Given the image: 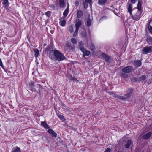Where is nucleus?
<instances>
[{
  "mask_svg": "<svg viewBox=\"0 0 152 152\" xmlns=\"http://www.w3.org/2000/svg\"><path fill=\"white\" fill-rule=\"evenodd\" d=\"M45 51L47 55L52 60L61 61L67 59L63 53L58 50H53L51 47L48 46L45 49Z\"/></svg>",
  "mask_w": 152,
  "mask_h": 152,
  "instance_id": "nucleus-1",
  "label": "nucleus"
},
{
  "mask_svg": "<svg viewBox=\"0 0 152 152\" xmlns=\"http://www.w3.org/2000/svg\"><path fill=\"white\" fill-rule=\"evenodd\" d=\"M133 91V89L132 88H129L126 91V94L124 95L123 96H118L117 97L122 100H127L131 97Z\"/></svg>",
  "mask_w": 152,
  "mask_h": 152,
  "instance_id": "nucleus-2",
  "label": "nucleus"
},
{
  "mask_svg": "<svg viewBox=\"0 0 152 152\" xmlns=\"http://www.w3.org/2000/svg\"><path fill=\"white\" fill-rule=\"evenodd\" d=\"M133 70V67L131 66H127L124 68H123L121 69V71L124 73H121V76L124 77H127L128 76L126 75L125 74H128L130 73Z\"/></svg>",
  "mask_w": 152,
  "mask_h": 152,
  "instance_id": "nucleus-3",
  "label": "nucleus"
},
{
  "mask_svg": "<svg viewBox=\"0 0 152 152\" xmlns=\"http://www.w3.org/2000/svg\"><path fill=\"white\" fill-rule=\"evenodd\" d=\"M29 86H30L31 88V90L32 91L37 92L38 93L39 95L41 94V89L43 88L42 86L40 85L39 84H37L36 86L39 88L38 91H37L36 89L34 88V82H31L29 83Z\"/></svg>",
  "mask_w": 152,
  "mask_h": 152,
  "instance_id": "nucleus-4",
  "label": "nucleus"
},
{
  "mask_svg": "<svg viewBox=\"0 0 152 152\" xmlns=\"http://www.w3.org/2000/svg\"><path fill=\"white\" fill-rule=\"evenodd\" d=\"M142 13L141 12H139L138 10H136L135 11V13L134 15L132 13L130 15L132 19L134 20L138 21L141 17V14Z\"/></svg>",
  "mask_w": 152,
  "mask_h": 152,
  "instance_id": "nucleus-5",
  "label": "nucleus"
},
{
  "mask_svg": "<svg viewBox=\"0 0 152 152\" xmlns=\"http://www.w3.org/2000/svg\"><path fill=\"white\" fill-rule=\"evenodd\" d=\"M143 54H147L152 52V46H146L143 48Z\"/></svg>",
  "mask_w": 152,
  "mask_h": 152,
  "instance_id": "nucleus-6",
  "label": "nucleus"
},
{
  "mask_svg": "<svg viewBox=\"0 0 152 152\" xmlns=\"http://www.w3.org/2000/svg\"><path fill=\"white\" fill-rule=\"evenodd\" d=\"M152 134V132H149L146 134H144L142 137V138L143 139L147 140L150 137Z\"/></svg>",
  "mask_w": 152,
  "mask_h": 152,
  "instance_id": "nucleus-7",
  "label": "nucleus"
},
{
  "mask_svg": "<svg viewBox=\"0 0 152 152\" xmlns=\"http://www.w3.org/2000/svg\"><path fill=\"white\" fill-rule=\"evenodd\" d=\"M48 132L55 137H57V134L52 129H50V128L48 130Z\"/></svg>",
  "mask_w": 152,
  "mask_h": 152,
  "instance_id": "nucleus-8",
  "label": "nucleus"
},
{
  "mask_svg": "<svg viewBox=\"0 0 152 152\" xmlns=\"http://www.w3.org/2000/svg\"><path fill=\"white\" fill-rule=\"evenodd\" d=\"M141 61L140 60H137L134 63V66L137 68L138 67L141 65Z\"/></svg>",
  "mask_w": 152,
  "mask_h": 152,
  "instance_id": "nucleus-9",
  "label": "nucleus"
},
{
  "mask_svg": "<svg viewBox=\"0 0 152 152\" xmlns=\"http://www.w3.org/2000/svg\"><path fill=\"white\" fill-rule=\"evenodd\" d=\"M59 23L60 25L62 26H65L66 23V21L63 18H60Z\"/></svg>",
  "mask_w": 152,
  "mask_h": 152,
  "instance_id": "nucleus-10",
  "label": "nucleus"
},
{
  "mask_svg": "<svg viewBox=\"0 0 152 152\" xmlns=\"http://www.w3.org/2000/svg\"><path fill=\"white\" fill-rule=\"evenodd\" d=\"M127 9L128 12L130 14H131L132 9V4L128 3L127 5Z\"/></svg>",
  "mask_w": 152,
  "mask_h": 152,
  "instance_id": "nucleus-11",
  "label": "nucleus"
},
{
  "mask_svg": "<svg viewBox=\"0 0 152 152\" xmlns=\"http://www.w3.org/2000/svg\"><path fill=\"white\" fill-rule=\"evenodd\" d=\"M79 48L82 52L83 51H84L85 49L84 48V44H82V42H80L78 43Z\"/></svg>",
  "mask_w": 152,
  "mask_h": 152,
  "instance_id": "nucleus-12",
  "label": "nucleus"
},
{
  "mask_svg": "<svg viewBox=\"0 0 152 152\" xmlns=\"http://www.w3.org/2000/svg\"><path fill=\"white\" fill-rule=\"evenodd\" d=\"M146 76L145 75H142L140 77V78H136V81H139L143 82L146 79Z\"/></svg>",
  "mask_w": 152,
  "mask_h": 152,
  "instance_id": "nucleus-13",
  "label": "nucleus"
},
{
  "mask_svg": "<svg viewBox=\"0 0 152 152\" xmlns=\"http://www.w3.org/2000/svg\"><path fill=\"white\" fill-rule=\"evenodd\" d=\"M142 2L140 1H138V4L137 6V9L138 11L142 12V10L141 8Z\"/></svg>",
  "mask_w": 152,
  "mask_h": 152,
  "instance_id": "nucleus-14",
  "label": "nucleus"
},
{
  "mask_svg": "<svg viewBox=\"0 0 152 152\" xmlns=\"http://www.w3.org/2000/svg\"><path fill=\"white\" fill-rule=\"evenodd\" d=\"M132 144L131 141L130 140H128L125 144V147L126 148H128L130 147Z\"/></svg>",
  "mask_w": 152,
  "mask_h": 152,
  "instance_id": "nucleus-15",
  "label": "nucleus"
},
{
  "mask_svg": "<svg viewBox=\"0 0 152 152\" xmlns=\"http://www.w3.org/2000/svg\"><path fill=\"white\" fill-rule=\"evenodd\" d=\"M146 41L150 45H152V37L150 36L147 37Z\"/></svg>",
  "mask_w": 152,
  "mask_h": 152,
  "instance_id": "nucleus-16",
  "label": "nucleus"
},
{
  "mask_svg": "<svg viewBox=\"0 0 152 152\" xmlns=\"http://www.w3.org/2000/svg\"><path fill=\"white\" fill-rule=\"evenodd\" d=\"M66 46L70 50L73 51L75 49V46L74 45L72 46L71 44L69 43H68L66 44Z\"/></svg>",
  "mask_w": 152,
  "mask_h": 152,
  "instance_id": "nucleus-17",
  "label": "nucleus"
},
{
  "mask_svg": "<svg viewBox=\"0 0 152 152\" xmlns=\"http://www.w3.org/2000/svg\"><path fill=\"white\" fill-rule=\"evenodd\" d=\"M42 125L46 129L48 130L50 128L49 125L45 121H42L41 123Z\"/></svg>",
  "mask_w": 152,
  "mask_h": 152,
  "instance_id": "nucleus-18",
  "label": "nucleus"
},
{
  "mask_svg": "<svg viewBox=\"0 0 152 152\" xmlns=\"http://www.w3.org/2000/svg\"><path fill=\"white\" fill-rule=\"evenodd\" d=\"M83 12L82 11L79 10L77 12V17L78 18H80L83 15Z\"/></svg>",
  "mask_w": 152,
  "mask_h": 152,
  "instance_id": "nucleus-19",
  "label": "nucleus"
},
{
  "mask_svg": "<svg viewBox=\"0 0 152 152\" xmlns=\"http://www.w3.org/2000/svg\"><path fill=\"white\" fill-rule=\"evenodd\" d=\"M12 152H21V150L19 147H17L12 148Z\"/></svg>",
  "mask_w": 152,
  "mask_h": 152,
  "instance_id": "nucleus-20",
  "label": "nucleus"
},
{
  "mask_svg": "<svg viewBox=\"0 0 152 152\" xmlns=\"http://www.w3.org/2000/svg\"><path fill=\"white\" fill-rule=\"evenodd\" d=\"M82 24V23L81 21H79L77 22L75 25L76 29H79L80 26H81Z\"/></svg>",
  "mask_w": 152,
  "mask_h": 152,
  "instance_id": "nucleus-21",
  "label": "nucleus"
},
{
  "mask_svg": "<svg viewBox=\"0 0 152 152\" xmlns=\"http://www.w3.org/2000/svg\"><path fill=\"white\" fill-rule=\"evenodd\" d=\"M60 6L61 7H64L65 5L64 0H59Z\"/></svg>",
  "mask_w": 152,
  "mask_h": 152,
  "instance_id": "nucleus-22",
  "label": "nucleus"
},
{
  "mask_svg": "<svg viewBox=\"0 0 152 152\" xmlns=\"http://www.w3.org/2000/svg\"><path fill=\"white\" fill-rule=\"evenodd\" d=\"M85 55L86 56H89L90 54V52L89 51L87 50L86 49H85L84 51H82Z\"/></svg>",
  "mask_w": 152,
  "mask_h": 152,
  "instance_id": "nucleus-23",
  "label": "nucleus"
},
{
  "mask_svg": "<svg viewBox=\"0 0 152 152\" xmlns=\"http://www.w3.org/2000/svg\"><path fill=\"white\" fill-rule=\"evenodd\" d=\"M69 11L68 9L67 8H66L63 14L64 16V18H65L68 15Z\"/></svg>",
  "mask_w": 152,
  "mask_h": 152,
  "instance_id": "nucleus-24",
  "label": "nucleus"
},
{
  "mask_svg": "<svg viewBox=\"0 0 152 152\" xmlns=\"http://www.w3.org/2000/svg\"><path fill=\"white\" fill-rule=\"evenodd\" d=\"M107 0H98V3L100 4H103Z\"/></svg>",
  "mask_w": 152,
  "mask_h": 152,
  "instance_id": "nucleus-25",
  "label": "nucleus"
},
{
  "mask_svg": "<svg viewBox=\"0 0 152 152\" xmlns=\"http://www.w3.org/2000/svg\"><path fill=\"white\" fill-rule=\"evenodd\" d=\"M35 53V56L36 57H37L39 54V51L37 49H36L34 50Z\"/></svg>",
  "mask_w": 152,
  "mask_h": 152,
  "instance_id": "nucleus-26",
  "label": "nucleus"
},
{
  "mask_svg": "<svg viewBox=\"0 0 152 152\" xmlns=\"http://www.w3.org/2000/svg\"><path fill=\"white\" fill-rule=\"evenodd\" d=\"M89 48L92 51H94L95 50V46L93 44L91 43L90 45L89 46Z\"/></svg>",
  "mask_w": 152,
  "mask_h": 152,
  "instance_id": "nucleus-27",
  "label": "nucleus"
},
{
  "mask_svg": "<svg viewBox=\"0 0 152 152\" xmlns=\"http://www.w3.org/2000/svg\"><path fill=\"white\" fill-rule=\"evenodd\" d=\"M91 24V20L90 18H88L87 22V26H90Z\"/></svg>",
  "mask_w": 152,
  "mask_h": 152,
  "instance_id": "nucleus-28",
  "label": "nucleus"
},
{
  "mask_svg": "<svg viewBox=\"0 0 152 152\" xmlns=\"http://www.w3.org/2000/svg\"><path fill=\"white\" fill-rule=\"evenodd\" d=\"M71 42L74 44H75L77 43V41L76 39L75 38H73L71 39Z\"/></svg>",
  "mask_w": 152,
  "mask_h": 152,
  "instance_id": "nucleus-29",
  "label": "nucleus"
},
{
  "mask_svg": "<svg viewBox=\"0 0 152 152\" xmlns=\"http://www.w3.org/2000/svg\"><path fill=\"white\" fill-rule=\"evenodd\" d=\"M150 22L148 24V28L149 30V31H150V32L152 33V26L150 25Z\"/></svg>",
  "mask_w": 152,
  "mask_h": 152,
  "instance_id": "nucleus-30",
  "label": "nucleus"
},
{
  "mask_svg": "<svg viewBox=\"0 0 152 152\" xmlns=\"http://www.w3.org/2000/svg\"><path fill=\"white\" fill-rule=\"evenodd\" d=\"M8 0H3V2L2 4L4 5H6L7 7H8L9 6V5H7V4L8 3Z\"/></svg>",
  "mask_w": 152,
  "mask_h": 152,
  "instance_id": "nucleus-31",
  "label": "nucleus"
},
{
  "mask_svg": "<svg viewBox=\"0 0 152 152\" xmlns=\"http://www.w3.org/2000/svg\"><path fill=\"white\" fill-rule=\"evenodd\" d=\"M69 30L71 33L73 32V28L72 26H71L69 27Z\"/></svg>",
  "mask_w": 152,
  "mask_h": 152,
  "instance_id": "nucleus-32",
  "label": "nucleus"
},
{
  "mask_svg": "<svg viewBox=\"0 0 152 152\" xmlns=\"http://www.w3.org/2000/svg\"><path fill=\"white\" fill-rule=\"evenodd\" d=\"M78 30L79 29L76 28L75 31L73 34V36L75 37L77 34Z\"/></svg>",
  "mask_w": 152,
  "mask_h": 152,
  "instance_id": "nucleus-33",
  "label": "nucleus"
},
{
  "mask_svg": "<svg viewBox=\"0 0 152 152\" xmlns=\"http://www.w3.org/2000/svg\"><path fill=\"white\" fill-rule=\"evenodd\" d=\"M51 15V12L49 11H48L45 13V15H46L48 17H49Z\"/></svg>",
  "mask_w": 152,
  "mask_h": 152,
  "instance_id": "nucleus-34",
  "label": "nucleus"
},
{
  "mask_svg": "<svg viewBox=\"0 0 152 152\" xmlns=\"http://www.w3.org/2000/svg\"><path fill=\"white\" fill-rule=\"evenodd\" d=\"M0 66L4 69H5L1 59L0 58Z\"/></svg>",
  "mask_w": 152,
  "mask_h": 152,
  "instance_id": "nucleus-35",
  "label": "nucleus"
},
{
  "mask_svg": "<svg viewBox=\"0 0 152 152\" xmlns=\"http://www.w3.org/2000/svg\"><path fill=\"white\" fill-rule=\"evenodd\" d=\"M105 61L106 62H109L110 60V57L108 56L107 57H106L105 58Z\"/></svg>",
  "mask_w": 152,
  "mask_h": 152,
  "instance_id": "nucleus-36",
  "label": "nucleus"
},
{
  "mask_svg": "<svg viewBox=\"0 0 152 152\" xmlns=\"http://www.w3.org/2000/svg\"><path fill=\"white\" fill-rule=\"evenodd\" d=\"M86 32L83 33L82 32L81 33V35L83 37H84L85 38H86Z\"/></svg>",
  "mask_w": 152,
  "mask_h": 152,
  "instance_id": "nucleus-37",
  "label": "nucleus"
},
{
  "mask_svg": "<svg viewBox=\"0 0 152 152\" xmlns=\"http://www.w3.org/2000/svg\"><path fill=\"white\" fill-rule=\"evenodd\" d=\"M87 3H88L86 2V1L83 3L84 7L85 8H87L88 7V4Z\"/></svg>",
  "mask_w": 152,
  "mask_h": 152,
  "instance_id": "nucleus-38",
  "label": "nucleus"
},
{
  "mask_svg": "<svg viewBox=\"0 0 152 152\" xmlns=\"http://www.w3.org/2000/svg\"><path fill=\"white\" fill-rule=\"evenodd\" d=\"M102 56L104 58H105L107 57L108 56L106 54H105L104 53H102Z\"/></svg>",
  "mask_w": 152,
  "mask_h": 152,
  "instance_id": "nucleus-39",
  "label": "nucleus"
},
{
  "mask_svg": "<svg viewBox=\"0 0 152 152\" xmlns=\"http://www.w3.org/2000/svg\"><path fill=\"white\" fill-rule=\"evenodd\" d=\"M59 118L61 120H63V121H64L65 120L64 117L62 115H61V116H60Z\"/></svg>",
  "mask_w": 152,
  "mask_h": 152,
  "instance_id": "nucleus-40",
  "label": "nucleus"
},
{
  "mask_svg": "<svg viewBox=\"0 0 152 152\" xmlns=\"http://www.w3.org/2000/svg\"><path fill=\"white\" fill-rule=\"evenodd\" d=\"M111 95H112L113 97H115L116 98H118V97H117V96H118V95H117L116 94H115L114 93H112L111 94H110Z\"/></svg>",
  "mask_w": 152,
  "mask_h": 152,
  "instance_id": "nucleus-41",
  "label": "nucleus"
},
{
  "mask_svg": "<svg viewBox=\"0 0 152 152\" xmlns=\"http://www.w3.org/2000/svg\"><path fill=\"white\" fill-rule=\"evenodd\" d=\"M131 3L133 4H134L136 2L137 0H130Z\"/></svg>",
  "mask_w": 152,
  "mask_h": 152,
  "instance_id": "nucleus-42",
  "label": "nucleus"
},
{
  "mask_svg": "<svg viewBox=\"0 0 152 152\" xmlns=\"http://www.w3.org/2000/svg\"><path fill=\"white\" fill-rule=\"evenodd\" d=\"M85 1L86 2H87L89 3H90L92 1V0H85Z\"/></svg>",
  "mask_w": 152,
  "mask_h": 152,
  "instance_id": "nucleus-43",
  "label": "nucleus"
},
{
  "mask_svg": "<svg viewBox=\"0 0 152 152\" xmlns=\"http://www.w3.org/2000/svg\"><path fill=\"white\" fill-rule=\"evenodd\" d=\"M111 151V149L110 148H108L106 150L105 152H110Z\"/></svg>",
  "mask_w": 152,
  "mask_h": 152,
  "instance_id": "nucleus-44",
  "label": "nucleus"
},
{
  "mask_svg": "<svg viewBox=\"0 0 152 152\" xmlns=\"http://www.w3.org/2000/svg\"><path fill=\"white\" fill-rule=\"evenodd\" d=\"M51 6L53 9H55V6H54V5H53V4H51Z\"/></svg>",
  "mask_w": 152,
  "mask_h": 152,
  "instance_id": "nucleus-45",
  "label": "nucleus"
},
{
  "mask_svg": "<svg viewBox=\"0 0 152 152\" xmlns=\"http://www.w3.org/2000/svg\"><path fill=\"white\" fill-rule=\"evenodd\" d=\"M61 115H57V116H58L59 118H60V116H61Z\"/></svg>",
  "mask_w": 152,
  "mask_h": 152,
  "instance_id": "nucleus-46",
  "label": "nucleus"
},
{
  "mask_svg": "<svg viewBox=\"0 0 152 152\" xmlns=\"http://www.w3.org/2000/svg\"><path fill=\"white\" fill-rule=\"evenodd\" d=\"M151 21H152V19L150 21L148 22V23H149L150 22H151ZM148 24H147V25H148Z\"/></svg>",
  "mask_w": 152,
  "mask_h": 152,
  "instance_id": "nucleus-47",
  "label": "nucleus"
},
{
  "mask_svg": "<svg viewBox=\"0 0 152 152\" xmlns=\"http://www.w3.org/2000/svg\"><path fill=\"white\" fill-rule=\"evenodd\" d=\"M85 55H85V54H84L83 55V57H85Z\"/></svg>",
  "mask_w": 152,
  "mask_h": 152,
  "instance_id": "nucleus-48",
  "label": "nucleus"
}]
</instances>
